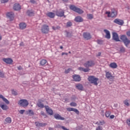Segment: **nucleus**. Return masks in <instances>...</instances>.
Segmentation results:
<instances>
[{
  "mask_svg": "<svg viewBox=\"0 0 130 130\" xmlns=\"http://www.w3.org/2000/svg\"><path fill=\"white\" fill-rule=\"evenodd\" d=\"M45 108L49 115H53V111L51 109H50L48 106H45Z\"/></svg>",
  "mask_w": 130,
  "mask_h": 130,
  "instance_id": "nucleus-12",
  "label": "nucleus"
},
{
  "mask_svg": "<svg viewBox=\"0 0 130 130\" xmlns=\"http://www.w3.org/2000/svg\"><path fill=\"white\" fill-rule=\"evenodd\" d=\"M76 88L78 90H81V91H83V90H84V87H83V85L80 84H77Z\"/></svg>",
  "mask_w": 130,
  "mask_h": 130,
  "instance_id": "nucleus-28",
  "label": "nucleus"
},
{
  "mask_svg": "<svg viewBox=\"0 0 130 130\" xmlns=\"http://www.w3.org/2000/svg\"><path fill=\"white\" fill-rule=\"evenodd\" d=\"M70 10H72V11L76 12V13H77V14H79V15L84 13V11H83V10L76 7L74 5H70Z\"/></svg>",
  "mask_w": 130,
  "mask_h": 130,
  "instance_id": "nucleus-2",
  "label": "nucleus"
},
{
  "mask_svg": "<svg viewBox=\"0 0 130 130\" xmlns=\"http://www.w3.org/2000/svg\"><path fill=\"white\" fill-rule=\"evenodd\" d=\"M95 66V62L92 60L86 61L84 64V66L85 68H91V67H94Z\"/></svg>",
  "mask_w": 130,
  "mask_h": 130,
  "instance_id": "nucleus-5",
  "label": "nucleus"
},
{
  "mask_svg": "<svg viewBox=\"0 0 130 130\" xmlns=\"http://www.w3.org/2000/svg\"><path fill=\"white\" fill-rule=\"evenodd\" d=\"M47 62V61H46V60L42 59L40 61V64H41V66H45V64H46Z\"/></svg>",
  "mask_w": 130,
  "mask_h": 130,
  "instance_id": "nucleus-31",
  "label": "nucleus"
},
{
  "mask_svg": "<svg viewBox=\"0 0 130 130\" xmlns=\"http://www.w3.org/2000/svg\"><path fill=\"white\" fill-rule=\"evenodd\" d=\"M88 80L90 84H93L94 86L98 85V82H97L99 80V79H98V78H96L94 76H89L88 78Z\"/></svg>",
  "mask_w": 130,
  "mask_h": 130,
  "instance_id": "nucleus-1",
  "label": "nucleus"
},
{
  "mask_svg": "<svg viewBox=\"0 0 130 130\" xmlns=\"http://www.w3.org/2000/svg\"><path fill=\"white\" fill-rule=\"evenodd\" d=\"M124 51H125V49H124V47L123 46L121 47L120 48V52L123 53Z\"/></svg>",
  "mask_w": 130,
  "mask_h": 130,
  "instance_id": "nucleus-36",
  "label": "nucleus"
},
{
  "mask_svg": "<svg viewBox=\"0 0 130 130\" xmlns=\"http://www.w3.org/2000/svg\"><path fill=\"white\" fill-rule=\"evenodd\" d=\"M3 101L5 102L6 104H10V101H9V100H8V99H6L5 98L3 99Z\"/></svg>",
  "mask_w": 130,
  "mask_h": 130,
  "instance_id": "nucleus-35",
  "label": "nucleus"
},
{
  "mask_svg": "<svg viewBox=\"0 0 130 130\" xmlns=\"http://www.w3.org/2000/svg\"><path fill=\"white\" fill-rule=\"evenodd\" d=\"M14 14L12 12H8L7 14V17L9 18L11 21H13V20H14Z\"/></svg>",
  "mask_w": 130,
  "mask_h": 130,
  "instance_id": "nucleus-14",
  "label": "nucleus"
},
{
  "mask_svg": "<svg viewBox=\"0 0 130 130\" xmlns=\"http://www.w3.org/2000/svg\"><path fill=\"white\" fill-rule=\"evenodd\" d=\"M26 15L29 16V17H32V16H34V11L32 10H27L26 11Z\"/></svg>",
  "mask_w": 130,
  "mask_h": 130,
  "instance_id": "nucleus-25",
  "label": "nucleus"
},
{
  "mask_svg": "<svg viewBox=\"0 0 130 130\" xmlns=\"http://www.w3.org/2000/svg\"><path fill=\"white\" fill-rule=\"evenodd\" d=\"M87 17L89 20H92L93 19V14H87Z\"/></svg>",
  "mask_w": 130,
  "mask_h": 130,
  "instance_id": "nucleus-32",
  "label": "nucleus"
},
{
  "mask_svg": "<svg viewBox=\"0 0 130 130\" xmlns=\"http://www.w3.org/2000/svg\"><path fill=\"white\" fill-rule=\"evenodd\" d=\"M41 115L44 116L45 117V118H46V117H47V115H46V114H45L44 113V112H43L42 111L41 112Z\"/></svg>",
  "mask_w": 130,
  "mask_h": 130,
  "instance_id": "nucleus-39",
  "label": "nucleus"
},
{
  "mask_svg": "<svg viewBox=\"0 0 130 130\" xmlns=\"http://www.w3.org/2000/svg\"><path fill=\"white\" fill-rule=\"evenodd\" d=\"M0 107L3 109V110L7 111L9 109V106L7 105H0Z\"/></svg>",
  "mask_w": 130,
  "mask_h": 130,
  "instance_id": "nucleus-26",
  "label": "nucleus"
},
{
  "mask_svg": "<svg viewBox=\"0 0 130 130\" xmlns=\"http://www.w3.org/2000/svg\"><path fill=\"white\" fill-rule=\"evenodd\" d=\"M35 124L36 125V126H37V127H43V126H45V125H46V123H40L38 122H35Z\"/></svg>",
  "mask_w": 130,
  "mask_h": 130,
  "instance_id": "nucleus-22",
  "label": "nucleus"
},
{
  "mask_svg": "<svg viewBox=\"0 0 130 130\" xmlns=\"http://www.w3.org/2000/svg\"><path fill=\"white\" fill-rule=\"evenodd\" d=\"M124 104H125V105H126V106H129V103H128V102L127 100L124 101Z\"/></svg>",
  "mask_w": 130,
  "mask_h": 130,
  "instance_id": "nucleus-44",
  "label": "nucleus"
},
{
  "mask_svg": "<svg viewBox=\"0 0 130 130\" xmlns=\"http://www.w3.org/2000/svg\"><path fill=\"white\" fill-rule=\"evenodd\" d=\"M4 122L6 124L11 123L12 122V119L11 117H7L5 119Z\"/></svg>",
  "mask_w": 130,
  "mask_h": 130,
  "instance_id": "nucleus-27",
  "label": "nucleus"
},
{
  "mask_svg": "<svg viewBox=\"0 0 130 130\" xmlns=\"http://www.w3.org/2000/svg\"><path fill=\"white\" fill-rule=\"evenodd\" d=\"M18 104L21 107H27L29 105V102L27 100H20L18 102Z\"/></svg>",
  "mask_w": 130,
  "mask_h": 130,
  "instance_id": "nucleus-4",
  "label": "nucleus"
},
{
  "mask_svg": "<svg viewBox=\"0 0 130 130\" xmlns=\"http://www.w3.org/2000/svg\"><path fill=\"white\" fill-rule=\"evenodd\" d=\"M28 113H30V114H31V115H34V112H33L31 110H28Z\"/></svg>",
  "mask_w": 130,
  "mask_h": 130,
  "instance_id": "nucleus-49",
  "label": "nucleus"
},
{
  "mask_svg": "<svg viewBox=\"0 0 130 130\" xmlns=\"http://www.w3.org/2000/svg\"><path fill=\"white\" fill-rule=\"evenodd\" d=\"M72 111H74V112H75V113H76V114H80V111H79V110H78V109H75V108H73V110Z\"/></svg>",
  "mask_w": 130,
  "mask_h": 130,
  "instance_id": "nucleus-34",
  "label": "nucleus"
},
{
  "mask_svg": "<svg viewBox=\"0 0 130 130\" xmlns=\"http://www.w3.org/2000/svg\"><path fill=\"white\" fill-rule=\"evenodd\" d=\"M104 32L106 33L105 38H107V39H110L111 36H110V32L109 31V30L107 29H104Z\"/></svg>",
  "mask_w": 130,
  "mask_h": 130,
  "instance_id": "nucleus-19",
  "label": "nucleus"
},
{
  "mask_svg": "<svg viewBox=\"0 0 130 130\" xmlns=\"http://www.w3.org/2000/svg\"><path fill=\"white\" fill-rule=\"evenodd\" d=\"M5 77V74L0 71V78H4Z\"/></svg>",
  "mask_w": 130,
  "mask_h": 130,
  "instance_id": "nucleus-48",
  "label": "nucleus"
},
{
  "mask_svg": "<svg viewBox=\"0 0 130 130\" xmlns=\"http://www.w3.org/2000/svg\"><path fill=\"white\" fill-rule=\"evenodd\" d=\"M72 78L75 82H80L81 81V76L79 75L75 74L72 76Z\"/></svg>",
  "mask_w": 130,
  "mask_h": 130,
  "instance_id": "nucleus-11",
  "label": "nucleus"
},
{
  "mask_svg": "<svg viewBox=\"0 0 130 130\" xmlns=\"http://www.w3.org/2000/svg\"><path fill=\"white\" fill-rule=\"evenodd\" d=\"M13 9L14 11H20L21 10V5L18 3H16L14 5Z\"/></svg>",
  "mask_w": 130,
  "mask_h": 130,
  "instance_id": "nucleus-16",
  "label": "nucleus"
},
{
  "mask_svg": "<svg viewBox=\"0 0 130 130\" xmlns=\"http://www.w3.org/2000/svg\"><path fill=\"white\" fill-rule=\"evenodd\" d=\"M110 118H111V119H113V118H114V115H112L110 116Z\"/></svg>",
  "mask_w": 130,
  "mask_h": 130,
  "instance_id": "nucleus-59",
  "label": "nucleus"
},
{
  "mask_svg": "<svg viewBox=\"0 0 130 130\" xmlns=\"http://www.w3.org/2000/svg\"><path fill=\"white\" fill-rule=\"evenodd\" d=\"M126 35H127L128 37H130V30L126 32Z\"/></svg>",
  "mask_w": 130,
  "mask_h": 130,
  "instance_id": "nucleus-57",
  "label": "nucleus"
},
{
  "mask_svg": "<svg viewBox=\"0 0 130 130\" xmlns=\"http://www.w3.org/2000/svg\"><path fill=\"white\" fill-rule=\"evenodd\" d=\"M49 130H54V129L53 128H52V127H49Z\"/></svg>",
  "mask_w": 130,
  "mask_h": 130,
  "instance_id": "nucleus-64",
  "label": "nucleus"
},
{
  "mask_svg": "<svg viewBox=\"0 0 130 130\" xmlns=\"http://www.w3.org/2000/svg\"><path fill=\"white\" fill-rule=\"evenodd\" d=\"M37 105L40 108H44V107H45V106H44V105L42 104V100H38Z\"/></svg>",
  "mask_w": 130,
  "mask_h": 130,
  "instance_id": "nucleus-18",
  "label": "nucleus"
},
{
  "mask_svg": "<svg viewBox=\"0 0 130 130\" xmlns=\"http://www.w3.org/2000/svg\"><path fill=\"white\" fill-rule=\"evenodd\" d=\"M73 109H74V108H68V110H69V111H73Z\"/></svg>",
  "mask_w": 130,
  "mask_h": 130,
  "instance_id": "nucleus-58",
  "label": "nucleus"
},
{
  "mask_svg": "<svg viewBox=\"0 0 130 130\" xmlns=\"http://www.w3.org/2000/svg\"><path fill=\"white\" fill-rule=\"evenodd\" d=\"M114 23H115L116 24H117L118 25H120L121 26H122L123 24H124V22L123 20L119 19L118 18H116L114 20Z\"/></svg>",
  "mask_w": 130,
  "mask_h": 130,
  "instance_id": "nucleus-10",
  "label": "nucleus"
},
{
  "mask_svg": "<svg viewBox=\"0 0 130 130\" xmlns=\"http://www.w3.org/2000/svg\"><path fill=\"white\" fill-rule=\"evenodd\" d=\"M106 14L108 15V17H111V14H110V12L107 11Z\"/></svg>",
  "mask_w": 130,
  "mask_h": 130,
  "instance_id": "nucleus-50",
  "label": "nucleus"
},
{
  "mask_svg": "<svg viewBox=\"0 0 130 130\" xmlns=\"http://www.w3.org/2000/svg\"><path fill=\"white\" fill-rule=\"evenodd\" d=\"M26 26L27 25H26V23L24 22H22L19 24V27L21 30H24V29H25Z\"/></svg>",
  "mask_w": 130,
  "mask_h": 130,
  "instance_id": "nucleus-23",
  "label": "nucleus"
},
{
  "mask_svg": "<svg viewBox=\"0 0 130 130\" xmlns=\"http://www.w3.org/2000/svg\"><path fill=\"white\" fill-rule=\"evenodd\" d=\"M105 124V121L104 120L102 121H100V123L98 124V125H104Z\"/></svg>",
  "mask_w": 130,
  "mask_h": 130,
  "instance_id": "nucleus-42",
  "label": "nucleus"
},
{
  "mask_svg": "<svg viewBox=\"0 0 130 130\" xmlns=\"http://www.w3.org/2000/svg\"><path fill=\"white\" fill-rule=\"evenodd\" d=\"M24 112H25V110H20L19 111V113H20V114H23Z\"/></svg>",
  "mask_w": 130,
  "mask_h": 130,
  "instance_id": "nucleus-51",
  "label": "nucleus"
},
{
  "mask_svg": "<svg viewBox=\"0 0 130 130\" xmlns=\"http://www.w3.org/2000/svg\"><path fill=\"white\" fill-rule=\"evenodd\" d=\"M61 128H62V129H63V130H69V129L66 128V127H64V126H62L61 127Z\"/></svg>",
  "mask_w": 130,
  "mask_h": 130,
  "instance_id": "nucleus-55",
  "label": "nucleus"
},
{
  "mask_svg": "<svg viewBox=\"0 0 130 130\" xmlns=\"http://www.w3.org/2000/svg\"><path fill=\"white\" fill-rule=\"evenodd\" d=\"M106 117H109V116H110V112H106Z\"/></svg>",
  "mask_w": 130,
  "mask_h": 130,
  "instance_id": "nucleus-47",
  "label": "nucleus"
},
{
  "mask_svg": "<svg viewBox=\"0 0 130 130\" xmlns=\"http://www.w3.org/2000/svg\"><path fill=\"white\" fill-rule=\"evenodd\" d=\"M71 71H72V69L69 68L67 70H65L64 73H65V74H69V73H70V72H71Z\"/></svg>",
  "mask_w": 130,
  "mask_h": 130,
  "instance_id": "nucleus-40",
  "label": "nucleus"
},
{
  "mask_svg": "<svg viewBox=\"0 0 130 130\" xmlns=\"http://www.w3.org/2000/svg\"><path fill=\"white\" fill-rule=\"evenodd\" d=\"M17 69H18V71H21V70H23V68L21 66L17 67Z\"/></svg>",
  "mask_w": 130,
  "mask_h": 130,
  "instance_id": "nucleus-56",
  "label": "nucleus"
},
{
  "mask_svg": "<svg viewBox=\"0 0 130 130\" xmlns=\"http://www.w3.org/2000/svg\"><path fill=\"white\" fill-rule=\"evenodd\" d=\"M64 54H66V55H68V53L63 52L61 53V55H64Z\"/></svg>",
  "mask_w": 130,
  "mask_h": 130,
  "instance_id": "nucleus-63",
  "label": "nucleus"
},
{
  "mask_svg": "<svg viewBox=\"0 0 130 130\" xmlns=\"http://www.w3.org/2000/svg\"><path fill=\"white\" fill-rule=\"evenodd\" d=\"M106 77L109 80H112L113 79V76L111 75V73L110 72H106Z\"/></svg>",
  "mask_w": 130,
  "mask_h": 130,
  "instance_id": "nucleus-21",
  "label": "nucleus"
},
{
  "mask_svg": "<svg viewBox=\"0 0 130 130\" xmlns=\"http://www.w3.org/2000/svg\"><path fill=\"white\" fill-rule=\"evenodd\" d=\"M56 15L58 17H63L64 16V11L63 10L60 9L56 11ZM66 17V16H64Z\"/></svg>",
  "mask_w": 130,
  "mask_h": 130,
  "instance_id": "nucleus-8",
  "label": "nucleus"
},
{
  "mask_svg": "<svg viewBox=\"0 0 130 130\" xmlns=\"http://www.w3.org/2000/svg\"><path fill=\"white\" fill-rule=\"evenodd\" d=\"M110 67L112 69H116L117 68V64L115 62H112L110 64Z\"/></svg>",
  "mask_w": 130,
  "mask_h": 130,
  "instance_id": "nucleus-29",
  "label": "nucleus"
},
{
  "mask_svg": "<svg viewBox=\"0 0 130 130\" xmlns=\"http://www.w3.org/2000/svg\"><path fill=\"white\" fill-rule=\"evenodd\" d=\"M53 30H59L60 29V27L59 26H52Z\"/></svg>",
  "mask_w": 130,
  "mask_h": 130,
  "instance_id": "nucleus-33",
  "label": "nucleus"
},
{
  "mask_svg": "<svg viewBox=\"0 0 130 130\" xmlns=\"http://www.w3.org/2000/svg\"><path fill=\"white\" fill-rule=\"evenodd\" d=\"M120 39L122 40V42L124 43V45H125L126 47H127V46H128V45L130 44V40H128L125 35H122L120 36Z\"/></svg>",
  "mask_w": 130,
  "mask_h": 130,
  "instance_id": "nucleus-3",
  "label": "nucleus"
},
{
  "mask_svg": "<svg viewBox=\"0 0 130 130\" xmlns=\"http://www.w3.org/2000/svg\"><path fill=\"white\" fill-rule=\"evenodd\" d=\"M20 46H24V43L23 42H21L20 44Z\"/></svg>",
  "mask_w": 130,
  "mask_h": 130,
  "instance_id": "nucleus-61",
  "label": "nucleus"
},
{
  "mask_svg": "<svg viewBox=\"0 0 130 130\" xmlns=\"http://www.w3.org/2000/svg\"><path fill=\"white\" fill-rule=\"evenodd\" d=\"M4 98L5 97H4L2 94H0V99H2L3 100Z\"/></svg>",
  "mask_w": 130,
  "mask_h": 130,
  "instance_id": "nucleus-60",
  "label": "nucleus"
},
{
  "mask_svg": "<svg viewBox=\"0 0 130 130\" xmlns=\"http://www.w3.org/2000/svg\"><path fill=\"white\" fill-rule=\"evenodd\" d=\"M30 3L31 4H36V1L35 0H30Z\"/></svg>",
  "mask_w": 130,
  "mask_h": 130,
  "instance_id": "nucleus-54",
  "label": "nucleus"
},
{
  "mask_svg": "<svg viewBox=\"0 0 130 130\" xmlns=\"http://www.w3.org/2000/svg\"><path fill=\"white\" fill-rule=\"evenodd\" d=\"M47 16H48V17H49V18H54V16H55V15H54V14L53 12H49L48 13H47Z\"/></svg>",
  "mask_w": 130,
  "mask_h": 130,
  "instance_id": "nucleus-30",
  "label": "nucleus"
},
{
  "mask_svg": "<svg viewBox=\"0 0 130 130\" xmlns=\"http://www.w3.org/2000/svg\"><path fill=\"white\" fill-rule=\"evenodd\" d=\"M75 21L77 23H81V22H83V18H82V17L79 16L75 18Z\"/></svg>",
  "mask_w": 130,
  "mask_h": 130,
  "instance_id": "nucleus-20",
  "label": "nucleus"
},
{
  "mask_svg": "<svg viewBox=\"0 0 130 130\" xmlns=\"http://www.w3.org/2000/svg\"><path fill=\"white\" fill-rule=\"evenodd\" d=\"M96 130H103V127L101 126H99L96 127Z\"/></svg>",
  "mask_w": 130,
  "mask_h": 130,
  "instance_id": "nucleus-45",
  "label": "nucleus"
},
{
  "mask_svg": "<svg viewBox=\"0 0 130 130\" xmlns=\"http://www.w3.org/2000/svg\"><path fill=\"white\" fill-rule=\"evenodd\" d=\"M70 105H71V106L76 107V106H77V103L73 102L70 103Z\"/></svg>",
  "mask_w": 130,
  "mask_h": 130,
  "instance_id": "nucleus-41",
  "label": "nucleus"
},
{
  "mask_svg": "<svg viewBox=\"0 0 130 130\" xmlns=\"http://www.w3.org/2000/svg\"><path fill=\"white\" fill-rule=\"evenodd\" d=\"M71 100L72 101H75V100H76V96H72L71 97Z\"/></svg>",
  "mask_w": 130,
  "mask_h": 130,
  "instance_id": "nucleus-53",
  "label": "nucleus"
},
{
  "mask_svg": "<svg viewBox=\"0 0 130 130\" xmlns=\"http://www.w3.org/2000/svg\"><path fill=\"white\" fill-rule=\"evenodd\" d=\"M101 56V52H99L96 55V56Z\"/></svg>",
  "mask_w": 130,
  "mask_h": 130,
  "instance_id": "nucleus-62",
  "label": "nucleus"
},
{
  "mask_svg": "<svg viewBox=\"0 0 130 130\" xmlns=\"http://www.w3.org/2000/svg\"><path fill=\"white\" fill-rule=\"evenodd\" d=\"M126 122L128 125L130 126V118L127 119Z\"/></svg>",
  "mask_w": 130,
  "mask_h": 130,
  "instance_id": "nucleus-52",
  "label": "nucleus"
},
{
  "mask_svg": "<svg viewBox=\"0 0 130 130\" xmlns=\"http://www.w3.org/2000/svg\"><path fill=\"white\" fill-rule=\"evenodd\" d=\"M116 16H117V11L115 9H112L111 13V17L112 18H114V17H116Z\"/></svg>",
  "mask_w": 130,
  "mask_h": 130,
  "instance_id": "nucleus-17",
  "label": "nucleus"
},
{
  "mask_svg": "<svg viewBox=\"0 0 130 130\" xmlns=\"http://www.w3.org/2000/svg\"><path fill=\"white\" fill-rule=\"evenodd\" d=\"M3 61L4 62H6V63H8V64H12L13 63V59L10 58H4L3 59Z\"/></svg>",
  "mask_w": 130,
  "mask_h": 130,
  "instance_id": "nucleus-13",
  "label": "nucleus"
},
{
  "mask_svg": "<svg viewBox=\"0 0 130 130\" xmlns=\"http://www.w3.org/2000/svg\"><path fill=\"white\" fill-rule=\"evenodd\" d=\"M72 22L71 21H69L67 23V27H71V26H72Z\"/></svg>",
  "mask_w": 130,
  "mask_h": 130,
  "instance_id": "nucleus-38",
  "label": "nucleus"
},
{
  "mask_svg": "<svg viewBox=\"0 0 130 130\" xmlns=\"http://www.w3.org/2000/svg\"><path fill=\"white\" fill-rule=\"evenodd\" d=\"M42 33L44 34H47V33H48V31H49V27H48V25L46 24H44L43 25L42 29H41Z\"/></svg>",
  "mask_w": 130,
  "mask_h": 130,
  "instance_id": "nucleus-6",
  "label": "nucleus"
},
{
  "mask_svg": "<svg viewBox=\"0 0 130 130\" xmlns=\"http://www.w3.org/2000/svg\"><path fill=\"white\" fill-rule=\"evenodd\" d=\"M1 4H6V3H8L9 2V0H1Z\"/></svg>",
  "mask_w": 130,
  "mask_h": 130,
  "instance_id": "nucleus-46",
  "label": "nucleus"
},
{
  "mask_svg": "<svg viewBox=\"0 0 130 130\" xmlns=\"http://www.w3.org/2000/svg\"><path fill=\"white\" fill-rule=\"evenodd\" d=\"M83 36L84 37V38L85 39H86V40H90V39H91V38H92V37H91V34H90V33L89 32H84L83 34Z\"/></svg>",
  "mask_w": 130,
  "mask_h": 130,
  "instance_id": "nucleus-9",
  "label": "nucleus"
},
{
  "mask_svg": "<svg viewBox=\"0 0 130 130\" xmlns=\"http://www.w3.org/2000/svg\"><path fill=\"white\" fill-rule=\"evenodd\" d=\"M112 40L116 41V42H120V40H119V38L118 37V34L116 32L112 33Z\"/></svg>",
  "mask_w": 130,
  "mask_h": 130,
  "instance_id": "nucleus-7",
  "label": "nucleus"
},
{
  "mask_svg": "<svg viewBox=\"0 0 130 130\" xmlns=\"http://www.w3.org/2000/svg\"><path fill=\"white\" fill-rule=\"evenodd\" d=\"M12 95H14V96H17L18 95V93L16 92V91L13 90H12Z\"/></svg>",
  "mask_w": 130,
  "mask_h": 130,
  "instance_id": "nucleus-43",
  "label": "nucleus"
},
{
  "mask_svg": "<svg viewBox=\"0 0 130 130\" xmlns=\"http://www.w3.org/2000/svg\"><path fill=\"white\" fill-rule=\"evenodd\" d=\"M54 117L55 119H58L59 120H64L65 118L61 117L59 114H55L54 115Z\"/></svg>",
  "mask_w": 130,
  "mask_h": 130,
  "instance_id": "nucleus-15",
  "label": "nucleus"
},
{
  "mask_svg": "<svg viewBox=\"0 0 130 130\" xmlns=\"http://www.w3.org/2000/svg\"><path fill=\"white\" fill-rule=\"evenodd\" d=\"M72 33L69 31H67V36H66L67 37L70 38V37H72Z\"/></svg>",
  "mask_w": 130,
  "mask_h": 130,
  "instance_id": "nucleus-37",
  "label": "nucleus"
},
{
  "mask_svg": "<svg viewBox=\"0 0 130 130\" xmlns=\"http://www.w3.org/2000/svg\"><path fill=\"white\" fill-rule=\"evenodd\" d=\"M78 70L79 71H82V72H84V73H87V72H89L90 71V69L89 68H83V67H79L78 68Z\"/></svg>",
  "mask_w": 130,
  "mask_h": 130,
  "instance_id": "nucleus-24",
  "label": "nucleus"
}]
</instances>
